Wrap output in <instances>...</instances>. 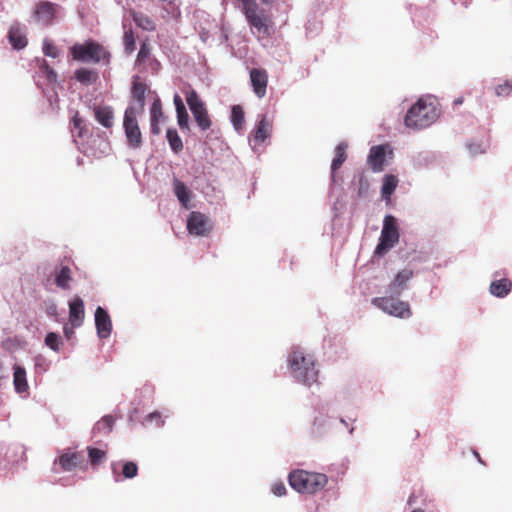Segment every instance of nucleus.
I'll return each mask as SVG.
<instances>
[{"instance_id": "1", "label": "nucleus", "mask_w": 512, "mask_h": 512, "mask_svg": "<svg viewBox=\"0 0 512 512\" xmlns=\"http://www.w3.org/2000/svg\"><path fill=\"white\" fill-rule=\"evenodd\" d=\"M287 362L295 382L307 387L317 382L318 370L313 357L305 356L302 350L295 348L289 353Z\"/></svg>"}, {"instance_id": "2", "label": "nucleus", "mask_w": 512, "mask_h": 512, "mask_svg": "<svg viewBox=\"0 0 512 512\" xmlns=\"http://www.w3.org/2000/svg\"><path fill=\"white\" fill-rule=\"evenodd\" d=\"M239 2L251 33L258 38L268 37L272 26L270 11L260 6L257 0H239Z\"/></svg>"}, {"instance_id": "3", "label": "nucleus", "mask_w": 512, "mask_h": 512, "mask_svg": "<svg viewBox=\"0 0 512 512\" xmlns=\"http://www.w3.org/2000/svg\"><path fill=\"white\" fill-rule=\"evenodd\" d=\"M438 116L437 106L421 98L407 111L404 124L410 129L422 130L432 125Z\"/></svg>"}, {"instance_id": "4", "label": "nucleus", "mask_w": 512, "mask_h": 512, "mask_svg": "<svg viewBox=\"0 0 512 512\" xmlns=\"http://www.w3.org/2000/svg\"><path fill=\"white\" fill-rule=\"evenodd\" d=\"M292 489L302 494H315L327 485L328 477L323 473L294 470L288 475Z\"/></svg>"}, {"instance_id": "5", "label": "nucleus", "mask_w": 512, "mask_h": 512, "mask_svg": "<svg viewBox=\"0 0 512 512\" xmlns=\"http://www.w3.org/2000/svg\"><path fill=\"white\" fill-rule=\"evenodd\" d=\"M70 52L74 60L83 63H99L109 58V53L99 43L92 40L74 44L70 48Z\"/></svg>"}, {"instance_id": "6", "label": "nucleus", "mask_w": 512, "mask_h": 512, "mask_svg": "<svg viewBox=\"0 0 512 512\" xmlns=\"http://www.w3.org/2000/svg\"><path fill=\"white\" fill-rule=\"evenodd\" d=\"M399 297V295L385 293V296L374 297L372 304L391 316L409 318L412 314L410 305L408 302L400 300Z\"/></svg>"}, {"instance_id": "7", "label": "nucleus", "mask_w": 512, "mask_h": 512, "mask_svg": "<svg viewBox=\"0 0 512 512\" xmlns=\"http://www.w3.org/2000/svg\"><path fill=\"white\" fill-rule=\"evenodd\" d=\"M399 230L394 216L388 214L383 219V226L379 242L375 248V254L383 256L399 241Z\"/></svg>"}, {"instance_id": "8", "label": "nucleus", "mask_w": 512, "mask_h": 512, "mask_svg": "<svg viewBox=\"0 0 512 512\" xmlns=\"http://www.w3.org/2000/svg\"><path fill=\"white\" fill-rule=\"evenodd\" d=\"M186 102L193 118L201 131H207L212 125L207 108L194 89L186 92Z\"/></svg>"}, {"instance_id": "9", "label": "nucleus", "mask_w": 512, "mask_h": 512, "mask_svg": "<svg viewBox=\"0 0 512 512\" xmlns=\"http://www.w3.org/2000/svg\"><path fill=\"white\" fill-rule=\"evenodd\" d=\"M137 113L138 110L133 106H128L124 112L123 128L131 149H138L142 145V134L136 118Z\"/></svg>"}, {"instance_id": "10", "label": "nucleus", "mask_w": 512, "mask_h": 512, "mask_svg": "<svg viewBox=\"0 0 512 512\" xmlns=\"http://www.w3.org/2000/svg\"><path fill=\"white\" fill-rule=\"evenodd\" d=\"M83 462L84 455L82 452H75L68 449L63 451L62 454L54 460L52 472L56 474L62 471L71 472L81 466Z\"/></svg>"}, {"instance_id": "11", "label": "nucleus", "mask_w": 512, "mask_h": 512, "mask_svg": "<svg viewBox=\"0 0 512 512\" xmlns=\"http://www.w3.org/2000/svg\"><path fill=\"white\" fill-rule=\"evenodd\" d=\"M62 7L50 1H40L36 4L33 17L35 21L42 26H50L58 16Z\"/></svg>"}, {"instance_id": "12", "label": "nucleus", "mask_w": 512, "mask_h": 512, "mask_svg": "<svg viewBox=\"0 0 512 512\" xmlns=\"http://www.w3.org/2000/svg\"><path fill=\"white\" fill-rule=\"evenodd\" d=\"M332 428V419L324 407L315 409L309 433L314 438H322Z\"/></svg>"}, {"instance_id": "13", "label": "nucleus", "mask_w": 512, "mask_h": 512, "mask_svg": "<svg viewBox=\"0 0 512 512\" xmlns=\"http://www.w3.org/2000/svg\"><path fill=\"white\" fill-rule=\"evenodd\" d=\"M187 229L196 236H206L211 231L210 221L205 214L192 211L187 218Z\"/></svg>"}, {"instance_id": "14", "label": "nucleus", "mask_w": 512, "mask_h": 512, "mask_svg": "<svg viewBox=\"0 0 512 512\" xmlns=\"http://www.w3.org/2000/svg\"><path fill=\"white\" fill-rule=\"evenodd\" d=\"M414 272L411 269L404 268L397 272L394 279L387 285L385 293L391 295H399L408 289V283L413 278Z\"/></svg>"}, {"instance_id": "15", "label": "nucleus", "mask_w": 512, "mask_h": 512, "mask_svg": "<svg viewBox=\"0 0 512 512\" xmlns=\"http://www.w3.org/2000/svg\"><path fill=\"white\" fill-rule=\"evenodd\" d=\"M7 39L13 49L17 51L24 49L28 44L26 26L14 21L8 30Z\"/></svg>"}, {"instance_id": "16", "label": "nucleus", "mask_w": 512, "mask_h": 512, "mask_svg": "<svg viewBox=\"0 0 512 512\" xmlns=\"http://www.w3.org/2000/svg\"><path fill=\"white\" fill-rule=\"evenodd\" d=\"M97 336L100 339H107L112 332V321L107 310L98 306L94 314Z\"/></svg>"}, {"instance_id": "17", "label": "nucleus", "mask_w": 512, "mask_h": 512, "mask_svg": "<svg viewBox=\"0 0 512 512\" xmlns=\"http://www.w3.org/2000/svg\"><path fill=\"white\" fill-rule=\"evenodd\" d=\"M271 132L272 123L267 119V115H258L252 139L254 145H260L263 143L267 138L270 137Z\"/></svg>"}, {"instance_id": "18", "label": "nucleus", "mask_w": 512, "mask_h": 512, "mask_svg": "<svg viewBox=\"0 0 512 512\" xmlns=\"http://www.w3.org/2000/svg\"><path fill=\"white\" fill-rule=\"evenodd\" d=\"M250 81L253 91L258 98H263L266 94L268 76L265 70L253 68L250 71Z\"/></svg>"}, {"instance_id": "19", "label": "nucleus", "mask_w": 512, "mask_h": 512, "mask_svg": "<svg viewBox=\"0 0 512 512\" xmlns=\"http://www.w3.org/2000/svg\"><path fill=\"white\" fill-rule=\"evenodd\" d=\"M493 276L495 279L490 284L489 292L497 298L506 297L511 292L512 282L506 277L497 279L501 276L500 271H496Z\"/></svg>"}, {"instance_id": "20", "label": "nucleus", "mask_w": 512, "mask_h": 512, "mask_svg": "<svg viewBox=\"0 0 512 512\" xmlns=\"http://www.w3.org/2000/svg\"><path fill=\"white\" fill-rule=\"evenodd\" d=\"M69 319L74 327H80L84 321V302L76 296L69 302Z\"/></svg>"}, {"instance_id": "21", "label": "nucleus", "mask_w": 512, "mask_h": 512, "mask_svg": "<svg viewBox=\"0 0 512 512\" xmlns=\"http://www.w3.org/2000/svg\"><path fill=\"white\" fill-rule=\"evenodd\" d=\"M385 161V147L383 145H377L370 148L367 162L374 172H380L383 170V164Z\"/></svg>"}, {"instance_id": "22", "label": "nucleus", "mask_w": 512, "mask_h": 512, "mask_svg": "<svg viewBox=\"0 0 512 512\" xmlns=\"http://www.w3.org/2000/svg\"><path fill=\"white\" fill-rule=\"evenodd\" d=\"M163 117L161 100L156 97L150 107V129L152 134H160V121Z\"/></svg>"}, {"instance_id": "23", "label": "nucleus", "mask_w": 512, "mask_h": 512, "mask_svg": "<svg viewBox=\"0 0 512 512\" xmlns=\"http://www.w3.org/2000/svg\"><path fill=\"white\" fill-rule=\"evenodd\" d=\"M122 464V475L126 479H132L138 474V466L133 461H124V462H113L111 464L112 474L114 476V480L116 482L120 481V474L117 470V467Z\"/></svg>"}, {"instance_id": "24", "label": "nucleus", "mask_w": 512, "mask_h": 512, "mask_svg": "<svg viewBox=\"0 0 512 512\" xmlns=\"http://www.w3.org/2000/svg\"><path fill=\"white\" fill-rule=\"evenodd\" d=\"M173 192L181 206L185 209L189 208V202L192 196V192L188 189L186 184L174 177L173 181Z\"/></svg>"}, {"instance_id": "25", "label": "nucleus", "mask_w": 512, "mask_h": 512, "mask_svg": "<svg viewBox=\"0 0 512 512\" xmlns=\"http://www.w3.org/2000/svg\"><path fill=\"white\" fill-rule=\"evenodd\" d=\"M147 86L145 83L140 81L139 76L133 77L131 95L134 101L138 104V110H143L145 106V94Z\"/></svg>"}, {"instance_id": "26", "label": "nucleus", "mask_w": 512, "mask_h": 512, "mask_svg": "<svg viewBox=\"0 0 512 512\" xmlns=\"http://www.w3.org/2000/svg\"><path fill=\"white\" fill-rule=\"evenodd\" d=\"M97 122L105 128H111L114 124V111L110 106H98L94 109Z\"/></svg>"}, {"instance_id": "27", "label": "nucleus", "mask_w": 512, "mask_h": 512, "mask_svg": "<svg viewBox=\"0 0 512 512\" xmlns=\"http://www.w3.org/2000/svg\"><path fill=\"white\" fill-rule=\"evenodd\" d=\"M13 384L16 393L22 394L28 391V383L26 377V370L24 367L19 365H14L13 367Z\"/></svg>"}, {"instance_id": "28", "label": "nucleus", "mask_w": 512, "mask_h": 512, "mask_svg": "<svg viewBox=\"0 0 512 512\" xmlns=\"http://www.w3.org/2000/svg\"><path fill=\"white\" fill-rule=\"evenodd\" d=\"M411 163L415 169H423L433 163L435 157L432 152L421 151L413 153L410 157Z\"/></svg>"}, {"instance_id": "29", "label": "nucleus", "mask_w": 512, "mask_h": 512, "mask_svg": "<svg viewBox=\"0 0 512 512\" xmlns=\"http://www.w3.org/2000/svg\"><path fill=\"white\" fill-rule=\"evenodd\" d=\"M130 15L135 24L142 30L152 32L156 29L155 22L148 15L137 11H131Z\"/></svg>"}, {"instance_id": "30", "label": "nucleus", "mask_w": 512, "mask_h": 512, "mask_svg": "<svg viewBox=\"0 0 512 512\" xmlns=\"http://www.w3.org/2000/svg\"><path fill=\"white\" fill-rule=\"evenodd\" d=\"M74 78L77 82L82 85H91L95 83L98 79V73L94 70H90L87 68H79L74 72Z\"/></svg>"}, {"instance_id": "31", "label": "nucleus", "mask_w": 512, "mask_h": 512, "mask_svg": "<svg viewBox=\"0 0 512 512\" xmlns=\"http://www.w3.org/2000/svg\"><path fill=\"white\" fill-rule=\"evenodd\" d=\"M346 143H339L335 149V156L331 163V174L332 180H335V172L341 167V165L346 160Z\"/></svg>"}, {"instance_id": "32", "label": "nucleus", "mask_w": 512, "mask_h": 512, "mask_svg": "<svg viewBox=\"0 0 512 512\" xmlns=\"http://www.w3.org/2000/svg\"><path fill=\"white\" fill-rule=\"evenodd\" d=\"M398 185V178L395 175H385L381 187L382 199L389 201Z\"/></svg>"}, {"instance_id": "33", "label": "nucleus", "mask_w": 512, "mask_h": 512, "mask_svg": "<svg viewBox=\"0 0 512 512\" xmlns=\"http://www.w3.org/2000/svg\"><path fill=\"white\" fill-rule=\"evenodd\" d=\"M166 138L171 150L178 154L183 149V142L178 132L174 128H168L166 131Z\"/></svg>"}, {"instance_id": "34", "label": "nucleus", "mask_w": 512, "mask_h": 512, "mask_svg": "<svg viewBox=\"0 0 512 512\" xmlns=\"http://www.w3.org/2000/svg\"><path fill=\"white\" fill-rule=\"evenodd\" d=\"M115 420L111 415H106L101 418L98 422L93 426L92 432L95 433H110L114 426Z\"/></svg>"}, {"instance_id": "35", "label": "nucleus", "mask_w": 512, "mask_h": 512, "mask_svg": "<svg viewBox=\"0 0 512 512\" xmlns=\"http://www.w3.org/2000/svg\"><path fill=\"white\" fill-rule=\"evenodd\" d=\"M71 281V271L68 266H62L60 271L56 274L55 283L56 285L63 289L67 290L70 288Z\"/></svg>"}, {"instance_id": "36", "label": "nucleus", "mask_w": 512, "mask_h": 512, "mask_svg": "<svg viewBox=\"0 0 512 512\" xmlns=\"http://www.w3.org/2000/svg\"><path fill=\"white\" fill-rule=\"evenodd\" d=\"M38 62H39V65H38L39 73L45 77L46 81L49 84L56 83L57 82V74L54 71V69L49 66V64L47 63V61L45 59H41Z\"/></svg>"}, {"instance_id": "37", "label": "nucleus", "mask_w": 512, "mask_h": 512, "mask_svg": "<svg viewBox=\"0 0 512 512\" xmlns=\"http://www.w3.org/2000/svg\"><path fill=\"white\" fill-rule=\"evenodd\" d=\"M230 121L236 131L242 128L244 123V111L240 105L232 106Z\"/></svg>"}, {"instance_id": "38", "label": "nucleus", "mask_w": 512, "mask_h": 512, "mask_svg": "<svg viewBox=\"0 0 512 512\" xmlns=\"http://www.w3.org/2000/svg\"><path fill=\"white\" fill-rule=\"evenodd\" d=\"M124 35H123V45L124 50L127 54H131L135 50V35L131 28H126V25L123 24Z\"/></svg>"}, {"instance_id": "39", "label": "nucleus", "mask_w": 512, "mask_h": 512, "mask_svg": "<svg viewBox=\"0 0 512 512\" xmlns=\"http://www.w3.org/2000/svg\"><path fill=\"white\" fill-rule=\"evenodd\" d=\"M467 149L471 155L482 154L488 148V142L485 140L472 141L466 144Z\"/></svg>"}, {"instance_id": "40", "label": "nucleus", "mask_w": 512, "mask_h": 512, "mask_svg": "<svg viewBox=\"0 0 512 512\" xmlns=\"http://www.w3.org/2000/svg\"><path fill=\"white\" fill-rule=\"evenodd\" d=\"M45 344L53 351L58 352L60 350L61 337L55 332H49L45 337Z\"/></svg>"}, {"instance_id": "41", "label": "nucleus", "mask_w": 512, "mask_h": 512, "mask_svg": "<svg viewBox=\"0 0 512 512\" xmlns=\"http://www.w3.org/2000/svg\"><path fill=\"white\" fill-rule=\"evenodd\" d=\"M42 50L45 56L51 58H57L60 53L59 49L47 38L43 41Z\"/></svg>"}, {"instance_id": "42", "label": "nucleus", "mask_w": 512, "mask_h": 512, "mask_svg": "<svg viewBox=\"0 0 512 512\" xmlns=\"http://www.w3.org/2000/svg\"><path fill=\"white\" fill-rule=\"evenodd\" d=\"M177 123L182 131L189 130V115L186 109L176 111Z\"/></svg>"}, {"instance_id": "43", "label": "nucleus", "mask_w": 512, "mask_h": 512, "mask_svg": "<svg viewBox=\"0 0 512 512\" xmlns=\"http://www.w3.org/2000/svg\"><path fill=\"white\" fill-rule=\"evenodd\" d=\"M88 457L92 464H98L105 457V452L98 448L89 447Z\"/></svg>"}, {"instance_id": "44", "label": "nucleus", "mask_w": 512, "mask_h": 512, "mask_svg": "<svg viewBox=\"0 0 512 512\" xmlns=\"http://www.w3.org/2000/svg\"><path fill=\"white\" fill-rule=\"evenodd\" d=\"M150 47L147 43H142L137 55L136 63L141 64L150 57Z\"/></svg>"}, {"instance_id": "45", "label": "nucleus", "mask_w": 512, "mask_h": 512, "mask_svg": "<svg viewBox=\"0 0 512 512\" xmlns=\"http://www.w3.org/2000/svg\"><path fill=\"white\" fill-rule=\"evenodd\" d=\"M512 91V80L506 81L504 84H499L495 88L497 96H508Z\"/></svg>"}, {"instance_id": "46", "label": "nucleus", "mask_w": 512, "mask_h": 512, "mask_svg": "<svg viewBox=\"0 0 512 512\" xmlns=\"http://www.w3.org/2000/svg\"><path fill=\"white\" fill-rule=\"evenodd\" d=\"M229 34H230L229 27L225 23H222L220 26V29H219V36H218L219 44L228 43Z\"/></svg>"}, {"instance_id": "47", "label": "nucleus", "mask_w": 512, "mask_h": 512, "mask_svg": "<svg viewBox=\"0 0 512 512\" xmlns=\"http://www.w3.org/2000/svg\"><path fill=\"white\" fill-rule=\"evenodd\" d=\"M272 493L275 496L281 497L284 496L287 492L286 486L283 482H277L272 485Z\"/></svg>"}, {"instance_id": "48", "label": "nucleus", "mask_w": 512, "mask_h": 512, "mask_svg": "<svg viewBox=\"0 0 512 512\" xmlns=\"http://www.w3.org/2000/svg\"><path fill=\"white\" fill-rule=\"evenodd\" d=\"M159 421L158 422V426H162L164 424V421L161 420V415L159 412L155 411V412H152V413H149L146 417H145V421L147 422H151V421Z\"/></svg>"}, {"instance_id": "49", "label": "nucleus", "mask_w": 512, "mask_h": 512, "mask_svg": "<svg viewBox=\"0 0 512 512\" xmlns=\"http://www.w3.org/2000/svg\"><path fill=\"white\" fill-rule=\"evenodd\" d=\"M82 123H83L82 119L78 117V114H75V116L73 117V125H74L75 129H78V136L79 137L83 136Z\"/></svg>"}, {"instance_id": "50", "label": "nucleus", "mask_w": 512, "mask_h": 512, "mask_svg": "<svg viewBox=\"0 0 512 512\" xmlns=\"http://www.w3.org/2000/svg\"><path fill=\"white\" fill-rule=\"evenodd\" d=\"M173 103L175 105V110L176 111H180L181 110H184L186 109L185 105H184V102L182 100V98L180 97L179 94H175L174 97H173Z\"/></svg>"}, {"instance_id": "51", "label": "nucleus", "mask_w": 512, "mask_h": 512, "mask_svg": "<svg viewBox=\"0 0 512 512\" xmlns=\"http://www.w3.org/2000/svg\"><path fill=\"white\" fill-rule=\"evenodd\" d=\"M46 313L49 315V316H57V306L56 304L52 303L50 305L47 306L46 308Z\"/></svg>"}, {"instance_id": "52", "label": "nucleus", "mask_w": 512, "mask_h": 512, "mask_svg": "<svg viewBox=\"0 0 512 512\" xmlns=\"http://www.w3.org/2000/svg\"><path fill=\"white\" fill-rule=\"evenodd\" d=\"M339 422L346 428H348V432L350 435H353L355 428L353 426L348 425L347 421L344 418H339Z\"/></svg>"}, {"instance_id": "53", "label": "nucleus", "mask_w": 512, "mask_h": 512, "mask_svg": "<svg viewBox=\"0 0 512 512\" xmlns=\"http://www.w3.org/2000/svg\"><path fill=\"white\" fill-rule=\"evenodd\" d=\"M63 332L67 339H70L71 336L74 334L73 328L69 327L68 325L64 326Z\"/></svg>"}, {"instance_id": "54", "label": "nucleus", "mask_w": 512, "mask_h": 512, "mask_svg": "<svg viewBox=\"0 0 512 512\" xmlns=\"http://www.w3.org/2000/svg\"><path fill=\"white\" fill-rule=\"evenodd\" d=\"M151 65H152V70H153V71H158V70H159V68H160V62H159L158 60H156V59H154V60L152 61V64H151Z\"/></svg>"}, {"instance_id": "55", "label": "nucleus", "mask_w": 512, "mask_h": 512, "mask_svg": "<svg viewBox=\"0 0 512 512\" xmlns=\"http://www.w3.org/2000/svg\"><path fill=\"white\" fill-rule=\"evenodd\" d=\"M259 2V5L260 6H263V5H270L273 0H257Z\"/></svg>"}, {"instance_id": "56", "label": "nucleus", "mask_w": 512, "mask_h": 512, "mask_svg": "<svg viewBox=\"0 0 512 512\" xmlns=\"http://www.w3.org/2000/svg\"><path fill=\"white\" fill-rule=\"evenodd\" d=\"M454 102H455V104H457V105H458V104H461V103H462V99H456Z\"/></svg>"}, {"instance_id": "57", "label": "nucleus", "mask_w": 512, "mask_h": 512, "mask_svg": "<svg viewBox=\"0 0 512 512\" xmlns=\"http://www.w3.org/2000/svg\"><path fill=\"white\" fill-rule=\"evenodd\" d=\"M474 454H475V456L478 458V460H479L480 462H482V460H481V459H480V457H479L478 452H476V451H475V452H474Z\"/></svg>"}, {"instance_id": "58", "label": "nucleus", "mask_w": 512, "mask_h": 512, "mask_svg": "<svg viewBox=\"0 0 512 512\" xmlns=\"http://www.w3.org/2000/svg\"><path fill=\"white\" fill-rule=\"evenodd\" d=\"M411 512H423V511L421 509H415V510H413Z\"/></svg>"}]
</instances>
